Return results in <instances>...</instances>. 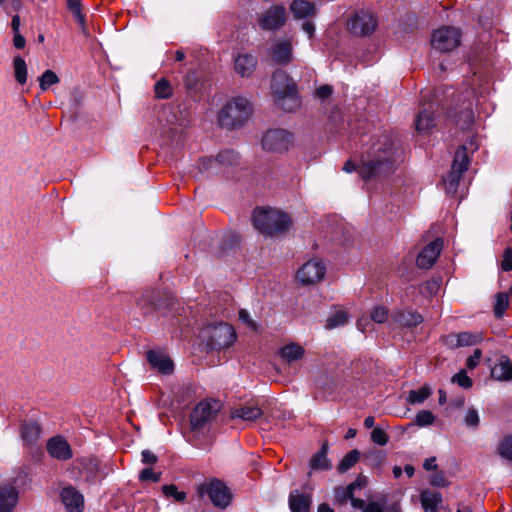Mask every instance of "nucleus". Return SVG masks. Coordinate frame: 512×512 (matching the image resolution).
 <instances>
[{"label": "nucleus", "instance_id": "obj_48", "mask_svg": "<svg viewBox=\"0 0 512 512\" xmlns=\"http://www.w3.org/2000/svg\"><path fill=\"white\" fill-rule=\"evenodd\" d=\"M464 423L467 427L476 429L480 424L478 411L474 407H470L464 417Z\"/></svg>", "mask_w": 512, "mask_h": 512}, {"label": "nucleus", "instance_id": "obj_56", "mask_svg": "<svg viewBox=\"0 0 512 512\" xmlns=\"http://www.w3.org/2000/svg\"><path fill=\"white\" fill-rule=\"evenodd\" d=\"M430 483L434 487H446L448 486V481L445 477L444 472L437 471L435 472L430 479Z\"/></svg>", "mask_w": 512, "mask_h": 512}, {"label": "nucleus", "instance_id": "obj_23", "mask_svg": "<svg viewBox=\"0 0 512 512\" xmlns=\"http://www.w3.org/2000/svg\"><path fill=\"white\" fill-rule=\"evenodd\" d=\"M288 505L291 512H310L312 505V495L302 493L298 489L289 493Z\"/></svg>", "mask_w": 512, "mask_h": 512}, {"label": "nucleus", "instance_id": "obj_15", "mask_svg": "<svg viewBox=\"0 0 512 512\" xmlns=\"http://www.w3.org/2000/svg\"><path fill=\"white\" fill-rule=\"evenodd\" d=\"M377 27L376 18L369 13L355 14L348 23L350 32L357 36L372 34Z\"/></svg>", "mask_w": 512, "mask_h": 512}, {"label": "nucleus", "instance_id": "obj_16", "mask_svg": "<svg viewBox=\"0 0 512 512\" xmlns=\"http://www.w3.org/2000/svg\"><path fill=\"white\" fill-rule=\"evenodd\" d=\"M442 248L443 239L436 238L420 251L416 258V265L421 269H430L438 259Z\"/></svg>", "mask_w": 512, "mask_h": 512}, {"label": "nucleus", "instance_id": "obj_20", "mask_svg": "<svg viewBox=\"0 0 512 512\" xmlns=\"http://www.w3.org/2000/svg\"><path fill=\"white\" fill-rule=\"evenodd\" d=\"M60 498L69 512H82L84 509V497L73 486L69 485L61 490Z\"/></svg>", "mask_w": 512, "mask_h": 512}, {"label": "nucleus", "instance_id": "obj_53", "mask_svg": "<svg viewBox=\"0 0 512 512\" xmlns=\"http://www.w3.org/2000/svg\"><path fill=\"white\" fill-rule=\"evenodd\" d=\"M161 479V472H154L152 468H145L139 474L140 481H151L154 483L159 482Z\"/></svg>", "mask_w": 512, "mask_h": 512}, {"label": "nucleus", "instance_id": "obj_52", "mask_svg": "<svg viewBox=\"0 0 512 512\" xmlns=\"http://www.w3.org/2000/svg\"><path fill=\"white\" fill-rule=\"evenodd\" d=\"M371 440L380 446H384L389 441L388 434L381 428L376 427L371 432Z\"/></svg>", "mask_w": 512, "mask_h": 512}, {"label": "nucleus", "instance_id": "obj_3", "mask_svg": "<svg viewBox=\"0 0 512 512\" xmlns=\"http://www.w3.org/2000/svg\"><path fill=\"white\" fill-rule=\"evenodd\" d=\"M252 222L255 229L261 234L274 237L285 234L292 224V219L285 212L270 207H256L253 211Z\"/></svg>", "mask_w": 512, "mask_h": 512}, {"label": "nucleus", "instance_id": "obj_57", "mask_svg": "<svg viewBox=\"0 0 512 512\" xmlns=\"http://www.w3.org/2000/svg\"><path fill=\"white\" fill-rule=\"evenodd\" d=\"M482 357V350L481 349H475L467 359H466V367L470 370L477 367V365L480 362V359Z\"/></svg>", "mask_w": 512, "mask_h": 512}, {"label": "nucleus", "instance_id": "obj_4", "mask_svg": "<svg viewBox=\"0 0 512 512\" xmlns=\"http://www.w3.org/2000/svg\"><path fill=\"white\" fill-rule=\"evenodd\" d=\"M271 89L275 103L285 112H295L301 105L297 85L286 73L274 74Z\"/></svg>", "mask_w": 512, "mask_h": 512}, {"label": "nucleus", "instance_id": "obj_29", "mask_svg": "<svg viewBox=\"0 0 512 512\" xmlns=\"http://www.w3.org/2000/svg\"><path fill=\"white\" fill-rule=\"evenodd\" d=\"M290 10L296 19L312 17L316 14L315 4L307 0H293Z\"/></svg>", "mask_w": 512, "mask_h": 512}, {"label": "nucleus", "instance_id": "obj_61", "mask_svg": "<svg viewBox=\"0 0 512 512\" xmlns=\"http://www.w3.org/2000/svg\"><path fill=\"white\" fill-rule=\"evenodd\" d=\"M27 447L30 450L32 459L35 462H40L44 456V450L42 449V447L39 446L38 444H34L33 446H27Z\"/></svg>", "mask_w": 512, "mask_h": 512}, {"label": "nucleus", "instance_id": "obj_25", "mask_svg": "<svg viewBox=\"0 0 512 512\" xmlns=\"http://www.w3.org/2000/svg\"><path fill=\"white\" fill-rule=\"evenodd\" d=\"M18 492L12 485L0 486V512H11L17 504Z\"/></svg>", "mask_w": 512, "mask_h": 512}, {"label": "nucleus", "instance_id": "obj_59", "mask_svg": "<svg viewBox=\"0 0 512 512\" xmlns=\"http://www.w3.org/2000/svg\"><path fill=\"white\" fill-rule=\"evenodd\" d=\"M501 268L503 271H512V248L508 247L505 249L503 254V260L501 262Z\"/></svg>", "mask_w": 512, "mask_h": 512}, {"label": "nucleus", "instance_id": "obj_5", "mask_svg": "<svg viewBox=\"0 0 512 512\" xmlns=\"http://www.w3.org/2000/svg\"><path fill=\"white\" fill-rule=\"evenodd\" d=\"M251 113L252 107L249 100L237 96L221 108L218 122L221 127L235 129L241 127L249 119Z\"/></svg>", "mask_w": 512, "mask_h": 512}, {"label": "nucleus", "instance_id": "obj_26", "mask_svg": "<svg viewBox=\"0 0 512 512\" xmlns=\"http://www.w3.org/2000/svg\"><path fill=\"white\" fill-rule=\"evenodd\" d=\"M278 354L283 361L290 364L301 360L305 355V349L300 344L292 342L281 347Z\"/></svg>", "mask_w": 512, "mask_h": 512}, {"label": "nucleus", "instance_id": "obj_42", "mask_svg": "<svg viewBox=\"0 0 512 512\" xmlns=\"http://www.w3.org/2000/svg\"><path fill=\"white\" fill-rule=\"evenodd\" d=\"M38 81L41 90L47 91L52 85L59 83L60 78L54 71L47 69L38 78Z\"/></svg>", "mask_w": 512, "mask_h": 512}, {"label": "nucleus", "instance_id": "obj_35", "mask_svg": "<svg viewBox=\"0 0 512 512\" xmlns=\"http://www.w3.org/2000/svg\"><path fill=\"white\" fill-rule=\"evenodd\" d=\"M432 395V389L428 384L419 389L410 390L407 396V402L411 405L421 404Z\"/></svg>", "mask_w": 512, "mask_h": 512}, {"label": "nucleus", "instance_id": "obj_43", "mask_svg": "<svg viewBox=\"0 0 512 512\" xmlns=\"http://www.w3.org/2000/svg\"><path fill=\"white\" fill-rule=\"evenodd\" d=\"M241 241V237L237 233H229L223 236L221 239L220 247L224 253L233 251Z\"/></svg>", "mask_w": 512, "mask_h": 512}, {"label": "nucleus", "instance_id": "obj_60", "mask_svg": "<svg viewBox=\"0 0 512 512\" xmlns=\"http://www.w3.org/2000/svg\"><path fill=\"white\" fill-rule=\"evenodd\" d=\"M142 462L148 465H154L158 461V457L152 451L145 449L141 452Z\"/></svg>", "mask_w": 512, "mask_h": 512}, {"label": "nucleus", "instance_id": "obj_10", "mask_svg": "<svg viewBox=\"0 0 512 512\" xmlns=\"http://www.w3.org/2000/svg\"><path fill=\"white\" fill-rule=\"evenodd\" d=\"M439 105L436 101L429 100L423 103L418 110L415 119V129L420 134H430L436 127V116Z\"/></svg>", "mask_w": 512, "mask_h": 512}, {"label": "nucleus", "instance_id": "obj_33", "mask_svg": "<svg viewBox=\"0 0 512 512\" xmlns=\"http://www.w3.org/2000/svg\"><path fill=\"white\" fill-rule=\"evenodd\" d=\"M470 163V159L467 153V147L465 145H461L455 151V156L452 161L451 168L457 169L458 172H465L468 169Z\"/></svg>", "mask_w": 512, "mask_h": 512}, {"label": "nucleus", "instance_id": "obj_32", "mask_svg": "<svg viewBox=\"0 0 512 512\" xmlns=\"http://www.w3.org/2000/svg\"><path fill=\"white\" fill-rule=\"evenodd\" d=\"M263 415V411L258 406H242L231 412V419H241L244 421H255Z\"/></svg>", "mask_w": 512, "mask_h": 512}, {"label": "nucleus", "instance_id": "obj_50", "mask_svg": "<svg viewBox=\"0 0 512 512\" xmlns=\"http://www.w3.org/2000/svg\"><path fill=\"white\" fill-rule=\"evenodd\" d=\"M452 382L457 383L464 389L471 388L473 385L472 379L467 375L465 370H460L452 377Z\"/></svg>", "mask_w": 512, "mask_h": 512}, {"label": "nucleus", "instance_id": "obj_21", "mask_svg": "<svg viewBox=\"0 0 512 512\" xmlns=\"http://www.w3.org/2000/svg\"><path fill=\"white\" fill-rule=\"evenodd\" d=\"M293 57V47L290 41L277 42L272 47L271 60L278 66L288 65Z\"/></svg>", "mask_w": 512, "mask_h": 512}, {"label": "nucleus", "instance_id": "obj_2", "mask_svg": "<svg viewBox=\"0 0 512 512\" xmlns=\"http://www.w3.org/2000/svg\"><path fill=\"white\" fill-rule=\"evenodd\" d=\"M207 353L221 352L232 347L237 334L232 325L220 321L205 325L199 334Z\"/></svg>", "mask_w": 512, "mask_h": 512}, {"label": "nucleus", "instance_id": "obj_54", "mask_svg": "<svg viewBox=\"0 0 512 512\" xmlns=\"http://www.w3.org/2000/svg\"><path fill=\"white\" fill-rule=\"evenodd\" d=\"M442 343L450 349L461 347L459 333H450L441 338Z\"/></svg>", "mask_w": 512, "mask_h": 512}, {"label": "nucleus", "instance_id": "obj_37", "mask_svg": "<svg viewBox=\"0 0 512 512\" xmlns=\"http://www.w3.org/2000/svg\"><path fill=\"white\" fill-rule=\"evenodd\" d=\"M13 68L16 82L24 85L27 82V64L20 55L14 56Z\"/></svg>", "mask_w": 512, "mask_h": 512}, {"label": "nucleus", "instance_id": "obj_64", "mask_svg": "<svg viewBox=\"0 0 512 512\" xmlns=\"http://www.w3.org/2000/svg\"><path fill=\"white\" fill-rule=\"evenodd\" d=\"M216 164L215 158L213 157H203L200 159V170L209 171L213 169Z\"/></svg>", "mask_w": 512, "mask_h": 512}, {"label": "nucleus", "instance_id": "obj_49", "mask_svg": "<svg viewBox=\"0 0 512 512\" xmlns=\"http://www.w3.org/2000/svg\"><path fill=\"white\" fill-rule=\"evenodd\" d=\"M346 321L347 314L344 311H336L327 319L326 326L331 329L345 324Z\"/></svg>", "mask_w": 512, "mask_h": 512}, {"label": "nucleus", "instance_id": "obj_7", "mask_svg": "<svg viewBox=\"0 0 512 512\" xmlns=\"http://www.w3.org/2000/svg\"><path fill=\"white\" fill-rule=\"evenodd\" d=\"M462 32L453 26H442L433 31L431 46L433 49L446 53L454 50L461 44Z\"/></svg>", "mask_w": 512, "mask_h": 512}, {"label": "nucleus", "instance_id": "obj_47", "mask_svg": "<svg viewBox=\"0 0 512 512\" xmlns=\"http://www.w3.org/2000/svg\"><path fill=\"white\" fill-rule=\"evenodd\" d=\"M435 421V416L429 410H421L416 414L414 423L419 427H425L433 424Z\"/></svg>", "mask_w": 512, "mask_h": 512}, {"label": "nucleus", "instance_id": "obj_46", "mask_svg": "<svg viewBox=\"0 0 512 512\" xmlns=\"http://www.w3.org/2000/svg\"><path fill=\"white\" fill-rule=\"evenodd\" d=\"M389 316V309L384 305H377L372 308L370 318L373 322L382 324L387 321Z\"/></svg>", "mask_w": 512, "mask_h": 512}, {"label": "nucleus", "instance_id": "obj_13", "mask_svg": "<svg viewBox=\"0 0 512 512\" xmlns=\"http://www.w3.org/2000/svg\"><path fill=\"white\" fill-rule=\"evenodd\" d=\"M326 274L325 265L318 260H310L297 271V279L303 285H311L321 281Z\"/></svg>", "mask_w": 512, "mask_h": 512}, {"label": "nucleus", "instance_id": "obj_31", "mask_svg": "<svg viewBox=\"0 0 512 512\" xmlns=\"http://www.w3.org/2000/svg\"><path fill=\"white\" fill-rule=\"evenodd\" d=\"M448 118L461 129H467L474 121V114L470 107H464L459 111H449Z\"/></svg>", "mask_w": 512, "mask_h": 512}, {"label": "nucleus", "instance_id": "obj_19", "mask_svg": "<svg viewBox=\"0 0 512 512\" xmlns=\"http://www.w3.org/2000/svg\"><path fill=\"white\" fill-rule=\"evenodd\" d=\"M368 479L363 474H359L357 478L346 487L337 486L334 489L335 500L339 504H345L349 498L354 496L356 489H363L367 486Z\"/></svg>", "mask_w": 512, "mask_h": 512}, {"label": "nucleus", "instance_id": "obj_9", "mask_svg": "<svg viewBox=\"0 0 512 512\" xmlns=\"http://www.w3.org/2000/svg\"><path fill=\"white\" fill-rule=\"evenodd\" d=\"M219 407L208 401H200L191 411L189 420L191 430L194 432L203 431L206 426L215 418Z\"/></svg>", "mask_w": 512, "mask_h": 512}, {"label": "nucleus", "instance_id": "obj_38", "mask_svg": "<svg viewBox=\"0 0 512 512\" xmlns=\"http://www.w3.org/2000/svg\"><path fill=\"white\" fill-rule=\"evenodd\" d=\"M461 347H468L480 344L485 339L482 331H462L459 333Z\"/></svg>", "mask_w": 512, "mask_h": 512}, {"label": "nucleus", "instance_id": "obj_55", "mask_svg": "<svg viewBox=\"0 0 512 512\" xmlns=\"http://www.w3.org/2000/svg\"><path fill=\"white\" fill-rule=\"evenodd\" d=\"M184 88L188 94L194 92L198 86V78L195 73H188L184 79Z\"/></svg>", "mask_w": 512, "mask_h": 512}, {"label": "nucleus", "instance_id": "obj_45", "mask_svg": "<svg viewBox=\"0 0 512 512\" xmlns=\"http://www.w3.org/2000/svg\"><path fill=\"white\" fill-rule=\"evenodd\" d=\"M497 450L501 457L512 461V435L504 436L499 442Z\"/></svg>", "mask_w": 512, "mask_h": 512}, {"label": "nucleus", "instance_id": "obj_11", "mask_svg": "<svg viewBox=\"0 0 512 512\" xmlns=\"http://www.w3.org/2000/svg\"><path fill=\"white\" fill-rule=\"evenodd\" d=\"M287 21L286 9L283 5H271L258 17V26L264 31H278Z\"/></svg>", "mask_w": 512, "mask_h": 512}, {"label": "nucleus", "instance_id": "obj_44", "mask_svg": "<svg viewBox=\"0 0 512 512\" xmlns=\"http://www.w3.org/2000/svg\"><path fill=\"white\" fill-rule=\"evenodd\" d=\"M161 490L165 497L173 498L178 503L185 502L187 498V494L184 491H179L175 484L163 485Z\"/></svg>", "mask_w": 512, "mask_h": 512}, {"label": "nucleus", "instance_id": "obj_18", "mask_svg": "<svg viewBox=\"0 0 512 512\" xmlns=\"http://www.w3.org/2000/svg\"><path fill=\"white\" fill-rule=\"evenodd\" d=\"M146 359L149 365L160 373L169 375L174 370V363L169 356L164 355L162 351L150 349L146 352Z\"/></svg>", "mask_w": 512, "mask_h": 512}, {"label": "nucleus", "instance_id": "obj_63", "mask_svg": "<svg viewBox=\"0 0 512 512\" xmlns=\"http://www.w3.org/2000/svg\"><path fill=\"white\" fill-rule=\"evenodd\" d=\"M463 172H458L457 169L451 168L449 175L447 177V182L450 186H458Z\"/></svg>", "mask_w": 512, "mask_h": 512}, {"label": "nucleus", "instance_id": "obj_30", "mask_svg": "<svg viewBox=\"0 0 512 512\" xmlns=\"http://www.w3.org/2000/svg\"><path fill=\"white\" fill-rule=\"evenodd\" d=\"M328 443H322L319 451H317L310 459V467L314 470H329L332 467L331 461L328 459Z\"/></svg>", "mask_w": 512, "mask_h": 512}, {"label": "nucleus", "instance_id": "obj_36", "mask_svg": "<svg viewBox=\"0 0 512 512\" xmlns=\"http://www.w3.org/2000/svg\"><path fill=\"white\" fill-rule=\"evenodd\" d=\"M361 452L358 449L350 450L338 463L337 471L339 473H346L359 461Z\"/></svg>", "mask_w": 512, "mask_h": 512}, {"label": "nucleus", "instance_id": "obj_28", "mask_svg": "<svg viewBox=\"0 0 512 512\" xmlns=\"http://www.w3.org/2000/svg\"><path fill=\"white\" fill-rule=\"evenodd\" d=\"M491 376L499 381L512 380V362L508 356L502 355L499 363L491 370Z\"/></svg>", "mask_w": 512, "mask_h": 512}, {"label": "nucleus", "instance_id": "obj_40", "mask_svg": "<svg viewBox=\"0 0 512 512\" xmlns=\"http://www.w3.org/2000/svg\"><path fill=\"white\" fill-rule=\"evenodd\" d=\"M154 93L157 99H170L173 96V88L166 78H161L154 85Z\"/></svg>", "mask_w": 512, "mask_h": 512}, {"label": "nucleus", "instance_id": "obj_12", "mask_svg": "<svg viewBox=\"0 0 512 512\" xmlns=\"http://www.w3.org/2000/svg\"><path fill=\"white\" fill-rule=\"evenodd\" d=\"M168 298H165L159 290H146L137 299L136 305L144 316H149L166 308Z\"/></svg>", "mask_w": 512, "mask_h": 512}, {"label": "nucleus", "instance_id": "obj_1", "mask_svg": "<svg viewBox=\"0 0 512 512\" xmlns=\"http://www.w3.org/2000/svg\"><path fill=\"white\" fill-rule=\"evenodd\" d=\"M398 157L397 141L390 134L384 133L372 144L366 155H361L360 164L357 165L352 160H348L343 170L347 173L357 172L362 180L369 181L393 172Z\"/></svg>", "mask_w": 512, "mask_h": 512}, {"label": "nucleus", "instance_id": "obj_39", "mask_svg": "<svg viewBox=\"0 0 512 512\" xmlns=\"http://www.w3.org/2000/svg\"><path fill=\"white\" fill-rule=\"evenodd\" d=\"M509 307V293L507 292H498L495 295V304L493 308V313L496 319H501L507 308Z\"/></svg>", "mask_w": 512, "mask_h": 512}, {"label": "nucleus", "instance_id": "obj_8", "mask_svg": "<svg viewBox=\"0 0 512 512\" xmlns=\"http://www.w3.org/2000/svg\"><path fill=\"white\" fill-rule=\"evenodd\" d=\"M293 134L281 128L269 129L262 137V147L271 152L283 153L293 145Z\"/></svg>", "mask_w": 512, "mask_h": 512}, {"label": "nucleus", "instance_id": "obj_17", "mask_svg": "<svg viewBox=\"0 0 512 512\" xmlns=\"http://www.w3.org/2000/svg\"><path fill=\"white\" fill-rule=\"evenodd\" d=\"M391 318L402 328H414L424 321L423 316L411 308L396 309L392 312Z\"/></svg>", "mask_w": 512, "mask_h": 512}, {"label": "nucleus", "instance_id": "obj_14", "mask_svg": "<svg viewBox=\"0 0 512 512\" xmlns=\"http://www.w3.org/2000/svg\"><path fill=\"white\" fill-rule=\"evenodd\" d=\"M46 450L51 458L59 461H68L73 458L71 445L62 435L49 438L46 443Z\"/></svg>", "mask_w": 512, "mask_h": 512}, {"label": "nucleus", "instance_id": "obj_51", "mask_svg": "<svg viewBox=\"0 0 512 512\" xmlns=\"http://www.w3.org/2000/svg\"><path fill=\"white\" fill-rule=\"evenodd\" d=\"M363 459L369 465L379 466L384 460V455L379 450H371L363 454Z\"/></svg>", "mask_w": 512, "mask_h": 512}, {"label": "nucleus", "instance_id": "obj_34", "mask_svg": "<svg viewBox=\"0 0 512 512\" xmlns=\"http://www.w3.org/2000/svg\"><path fill=\"white\" fill-rule=\"evenodd\" d=\"M240 156L238 152L233 149L221 150L215 157L217 164L223 167L235 166L239 163Z\"/></svg>", "mask_w": 512, "mask_h": 512}, {"label": "nucleus", "instance_id": "obj_62", "mask_svg": "<svg viewBox=\"0 0 512 512\" xmlns=\"http://www.w3.org/2000/svg\"><path fill=\"white\" fill-rule=\"evenodd\" d=\"M423 294H435L439 288V284L436 281H426L421 285Z\"/></svg>", "mask_w": 512, "mask_h": 512}, {"label": "nucleus", "instance_id": "obj_27", "mask_svg": "<svg viewBox=\"0 0 512 512\" xmlns=\"http://www.w3.org/2000/svg\"><path fill=\"white\" fill-rule=\"evenodd\" d=\"M420 501L424 512H434L435 509L444 507L442 505V494L438 491H423L420 496Z\"/></svg>", "mask_w": 512, "mask_h": 512}, {"label": "nucleus", "instance_id": "obj_58", "mask_svg": "<svg viewBox=\"0 0 512 512\" xmlns=\"http://www.w3.org/2000/svg\"><path fill=\"white\" fill-rule=\"evenodd\" d=\"M333 94V88L331 85L324 84L319 86L315 91V96L322 101H325Z\"/></svg>", "mask_w": 512, "mask_h": 512}, {"label": "nucleus", "instance_id": "obj_22", "mask_svg": "<svg viewBox=\"0 0 512 512\" xmlns=\"http://www.w3.org/2000/svg\"><path fill=\"white\" fill-rule=\"evenodd\" d=\"M42 428L40 424L34 420H24L20 424V437L24 446H33L37 444Z\"/></svg>", "mask_w": 512, "mask_h": 512}, {"label": "nucleus", "instance_id": "obj_6", "mask_svg": "<svg viewBox=\"0 0 512 512\" xmlns=\"http://www.w3.org/2000/svg\"><path fill=\"white\" fill-rule=\"evenodd\" d=\"M199 498L207 497L214 507L226 509L233 500V494L226 483L216 477L207 478L196 488Z\"/></svg>", "mask_w": 512, "mask_h": 512}, {"label": "nucleus", "instance_id": "obj_24", "mask_svg": "<svg viewBox=\"0 0 512 512\" xmlns=\"http://www.w3.org/2000/svg\"><path fill=\"white\" fill-rule=\"evenodd\" d=\"M257 66V58L249 53L239 54L234 63L235 71L242 77H249Z\"/></svg>", "mask_w": 512, "mask_h": 512}, {"label": "nucleus", "instance_id": "obj_41", "mask_svg": "<svg viewBox=\"0 0 512 512\" xmlns=\"http://www.w3.org/2000/svg\"><path fill=\"white\" fill-rule=\"evenodd\" d=\"M349 500L354 508L360 509L362 512H382V504L378 501H370L366 504L363 499L354 496Z\"/></svg>", "mask_w": 512, "mask_h": 512}]
</instances>
